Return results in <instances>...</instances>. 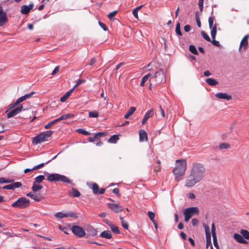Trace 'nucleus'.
Wrapping results in <instances>:
<instances>
[{
    "label": "nucleus",
    "mask_w": 249,
    "mask_h": 249,
    "mask_svg": "<svg viewBox=\"0 0 249 249\" xmlns=\"http://www.w3.org/2000/svg\"><path fill=\"white\" fill-rule=\"evenodd\" d=\"M206 169L200 163H193L190 171V174L185 180V186L191 188L200 182L204 178Z\"/></svg>",
    "instance_id": "1"
},
{
    "label": "nucleus",
    "mask_w": 249,
    "mask_h": 249,
    "mask_svg": "<svg viewBox=\"0 0 249 249\" xmlns=\"http://www.w3.org/2000/svg\"><path fill=\"white\" fill-rule=\"evenodd\" d=\"M176 163L173 173L175 176V180L178 182L182 179L185 174L187 162L185 160H176Z\"/></svg>",
    "instance_id": "2"
},
{
    "label": "nucleus",
    "mask_w": 249,
    "mask_h": 249,
    "mask_svg": "<svg viewBox=\"0 0 249 249\" xmlns=\"http://www.w3.org/2000/svg\"><path fill=\"white\" fill-rule=\"evenodd\" d=\"M53 134L52 131H46L33 138V143L37 144L47 141Z\"/></svg>",
    "instance_id": "3"
},
{
    "label": "nucleus",
    "mask_w": 249,
    "mask_h": 249,
    "mask_svg": "<svg viewBox=\"0 0 249 249\" xmlns=\"http://www.w3.org/2000/svg\"><path fill=\"white\" fill-rule=\"evenodd\" d=\"M47 178L50 182L62 181L67 183H71V180L66 176L56 173L49 175Z\"/></svg>",
    "instance_id": "4"
},
{
    "label": "nucleus",
    "mask_w": 249,
    "mask_h": 249,
    "mask_svg": "<svg viewBox=\"0 0 249 249\" xmlns=\"http://www.w3.org/2000/svg\"><path fill=\"white\" fill-rule=\"evenodd\" d=\"M30 204L29 199L24 197L18 198L17 201H15L11 204V206L13 208H18L20 209H24L28 207Z\"/></svg>",
    "instance_id": "5"
},
{
    "label": "nucleus",
    "mask_w": 249,
    "mask_h": 249,
    "mask_svg": "<svg viewBox=\"0 0 249 249\" xmlns=\"http://www.w3.org/2000/svg\"><path fill=\"white\" fill-rule=\"evenodd\" d=\"M164 77V73L162 69H160L157 71L154 76H152L149 80V82H152L154 84L158 85L161 83Z\"/></svg>",
    "instance_id": "6"
},
{
    "label": "nucleus",
    "mask_w": 249,
    "mask_h": 249,
    "mask_svg": "<svg viewBox=\"0 0 249 249\" xmlns=\"http://www.w3.org/2000/svg\"><path fill=\"white\" fill-rule=\"evenodd\" d=\"M199 210L197 207H190L184 210V220L188 222L196 213H198Z\"/></svg>",
    "instance_id": "7"
},
{
    "label": "nucleus",
    "mask_w": 249,
    "mask_h": 249,
    "mask_svg": "<svg viewBox=\"0 0 249 249\" xmlns=\"http://www.w3.org/2000/svg\"><path fill=\"white\" fill-rule=\"evenodd\" d=\"M73 233L79 237H82L86 235L84 229L79 226H73L71 228Z\"/></svg>",
    "instance_id": "8"
},
{
    "label": "nucleus",
    "mask_w": 249,
    "mask_h": 249,
    "mask_svg": "<svg viewBox=\"0 0 249 249\" xmlns=\"http://www.w3.org/2000/svg\"><path fill=\"white\" fill-rule=\"evenodd\" d=\"M107 205L110 210L116 213L121 212L124 210V208L119 204L108 203Z\"/></svg>",
    "instance_id": "9"
},
{
    "label": "nucleus",
    "mask_w": 249,
    "mask_h": 249,
    "mask_svg": "<svg viewBox=\"0 0 249 249\" xmlns=\"http://www.w3.org/2000/svg\"><path fill=\"white\" fill-rule=\"evenodd\" d=\"M249 37V35H247L244 36V37L241 40L240 46H239V50L245 51L248 48V39Z\"/></svg>",
    "instance_id": "10"
},
{
    "label": "nucleus",
    "mask_w": 249,
    "mask_h": 249,
    "mask_svg": "<svg viewBox=\"0 0 249 249\" xmlns=\"http://www.w3.org/2000/svg\"><path fill=\"white\" fill-rule=\"evenodd\" d=\"M54 216L58 218H63L64 217H71L76 218V214L72 212H68L67 213H63L62 212H58L55 214Z\"/></svg>",
    "instance_id": "11"
},
{
    "label": "nucleus",
    "mask_w": 249,
    "mask_h": 249,
    "mask_svg": "<svg viewBox=\"0 0 249 249\" xmlns=\"http://www.w3.org/2000/svg\"><path fill=\"white\" fill-rule=\"evenodd\" d=\"M23 107L21 105H19L16 108L11 110L7 114V117L8 118L13 117L19 112H20L22 109Z\"/></svg>",
    "instance_id": "12"
},
{
    "label": "nucleus",
    "mask_w": 249,
    "mask_h": 249,
    "mask_svg": "<svg viewBox=\"0 0 249 249\" xmlns=\"http://www.w3.org/2000/svg\"><path fill=\"white\" fill-rule=\"evenodd\" d=\"M33 7V4H30L29 5H22L21 6L20 13L24 15L28 14Z\"/></svg>",
    "instance_id": "13"
},
{
    "label": "nucleus",
    "mask_w": 249,
    "mask_h": 249,
    "mask_svg": "<svg viewBox=\"0 0 249 249\" xmlns=\"http://www.w3.org/2000/svg\"><path fill=\"white\" fill-rule=\"evenodd\" d=\"M21 186V183L20 182H13L10 184H8L3 186L2 189L8 190H14L17 188L20 187Z\"/></svg>",
    "instance_id": "14"
},
{
    "label": "nucleus",
    "mask_w": 249,
    "mask_h": 249,
    "mask_svg": "<svg viewBox=\"0 0 249 249\" xmlns=\"http://www.w3.org/2000/svg\"><path fill=\"white\" fill-rule=\"evenodd\" d=\"M216 30L215 29V27H214L213 30H211V35L212 36V38L213 39V40L212 41V43L217 47H218L220 46V43L218 41L215 40V36L216 35Z\"/></svg>",
    "instance_id": "15"
},
{
    "label": "nucleus",
    "mask_w": 249,
    "mask_h": 249,
    "mask_svg": "<svg viewBox=\"0 0 249 249\" xmlns=\"http://www.w3.org/2000/svg\"><path fill=\"white\" fill-rule=\"evenodd\" d=\"M106 135L105 132H98L94 134L93 137H89L88 140L89 142H93L96 141V140H99L100 137H104Z\"/></svg>",
    "instance_id": "16"
},
{
    "label": "nucleus",
    "mask_w": 249,
    "mask_h": 249,
    "mask_svg": "<svg viewBox=\"0 0 249 249\" xmlns=\"http://www.w3.org/2000/svg\"><path fill=\"white\" fill-rule=\"evenodd\" d=\"M215 97L221 99H226L228 101L231 99V96L226 93L218 92L215 94Z\"/></svg>",
    "instance_id": "17"
},
{
    "label": "nucleus",
    "mask_w": 249,
    "mask_h": 249,
    "mask_svg": "<svg viewBox=\"0 0 249 249\" xmlns=\"http://www.w3.org/2000/svg\"><path fill=\"white\" fill-rule=\"evenodd\" d=\"M234 239L238 242L242 244H248V241L245 240L241 234L238 233H234L233 235Z\"/></svg>",
    "instance_id": "18"
},
{
    "label": "nucleus",
    "mask_w": 249,
    "mask_h": 249,
    "mask_svg": "<svg viewBox=\"0 0 249 249\" xmlns=\"http://www.w3.org/2000/svg\"><path fill=\"white\" fill-rule=\"evenodd\" d=\"M87 237L91 236H95L98 234V231L97 229L93 228V227H89L87 230Z\"/></svg>",
    "instance_id": "19"
},
{
    "label": "nucleus",
    "mask_w": 249,
    "mask_h": 249,
    "mask_svg": "<svg viewBox=\"0 0 249 249\" xmlns=\"http://www.w3.org/2000/svg\"><path fill=\"white\" fill-rule=\"evenodd\" d=\"M154 113H153V110L152 109L148 110V111H147L145 115H144V116L143 118V119L142 120V124H145L147 120L153 116Z\"/></svg>",
    "instance_id": "20"
},
{
    "label": "nucleus",
    "mask_w": 249,
    "mask_h": 249,
    "mask_svg": "<svg viewBox=\"0 0 249 249\" xmlns=\"http://www.w3.org/2000/svg\"><path fill=\"white\" fill-rule=\"evenodd\" d=\"M26 196H27L31 197V198L34 199L35 201H37V202L40 201L42 198V197L40 195H37L36 194H34L32 192H30V193H28L26 195Z\"/></svg>",
    "instance_id": "21"
},
{
    "label": "nucleus",
    "mask_w": 249,
    "mask_h": 249,
    "mask_svg": "<svg viewBox=\"0 0 249 249\" xmlns=\"http://www.w3.org/2000/svg\"><path fill=\"white\" fill-rule=\"evenodd\" d=\"M139 140L140 142L146 141L147 140V134L144 130L139 131Z\"/></svg>",
    "instance_id": "22"
},
{
    "label": "nucleus",
    "mask_w": 249,
    "mask_h": 249,
    "mask_svg": "<svg viewBox=\"0 0 249 249\" xmlns=\"http://www.w3.org/2000/svg\"><path fill=\"white\" fill-rule=\"evenodd\" d=\"M74 90V88L71 89L70 90L67 91L63 96H62L60 98V101L61 102H65L69 97L71 95V94L72 93V92Z\"/></svg>",
    "instance_id": "23"
},
{
    "label": "nucleus",
    "mask_w": 249,
    "mask_h": 249,
    "mask_svg": "<svg viewBox=\"0 0 249 249\" xmlns=\"http://www.w3.org/2000/svg\"><path fill=\"white\" fill-rule=\"evenodd\" d=\"M74 117V114L71 113L66 114L62 115L60 117L56 119L57 121V123L61 121L64 120L66 119H68L71 118H73Z\"/></svg>",
    "instance_id": "24"
},
{
    "label": "nucleus",
    "mask_w": 249,
    "mask_h": 249,
    "mask_svg": "<svg viewBox=\"0 0 249 249\" xmlns=\"http://www.w3.org/2000/svg\"><path fill=\"white\" fill-rule=\"evenodd\" d=\"M8 20L5 12L0 15V27L3 26Z\"/></svg>",
    "instance_id": "25"
},
{
    "label": "nucleus",
    "mask_w": 249,
    "mask_h": 249,
    "mask_svg": "<svg viewBox=\"0 0 249 249\" xmlns=\"http://www.w3.org/2000/svg\"><path fill=\"white\" fill-rule=\"evenodd\" d=\"M100 236L103 238H105L106 239H111L112 238V234H111V232L107 230V231H103L100 234Z\"/></svg>",
    "instance_id": "26"
},
{
    "label": "nucleus",
    "mask_w": 249,
    "mask_h": 249,
    "mask_svg": "<svg viewBox=\"0 0 249 249\" xmlns=\"http://www.w3.org/2000/svg\"><path fill=\"white\" fill-rule=\"evenodd\" d=\"M45 165V163H40L36 166H35L32 169H29V168H27V169H25L24 171V172L25 173H27L29 172H31V171H32L33 170H37V169H40L42 167H43Z\"/></svg>",
    "instance_id": "27"
},
{
    "label": "nucleus",
    "mask_w": 249,
    "mask_h": 249,
    "mask_svg": "<svg viewBox=\"0 0 249 249\" xmlns=\"http://www.w3.org/2000/svg\"><path fill=\"white\" fill-rule=\"evenodd\" d=\"M136 107H131L127 113L124 115V117L125 119H128L130 116H131L134 112L136 111Z\"/></svg>",
    "instance_id": "28"
},
{
    "label": "nucleus",
    "mask_w": 249,
    "mask_h": 249,
    "mask_svg": "<svg viewBox=\"0 0 249 249\" xmlns=\"http://www.w3.org/2000/svg\"><path fill=\"white\" fill-rule=\"evenodd\" d=\"M214 20V17L213 16L209 17L208 19L209 28L211 29V30H213V29L214 27H215V29L216 30V25L215 24L213 25Z\"/></svg>",
    "instance_id": "29"
},
{
    "label": "nucleus",
    "mask_w": 249,
    "mask_h": 249,
    "mask_svg": "<svg viewBox=\"0 0 249 249\" xmlns=\"http://www.w3.org/2000/svg\"><path fill=\"white\" fill-rule=\"evenodd\" d=\"M90 189H92L93 194H98V191L99 190V188L98 185L96 183H93L91 186L90 187Z\"/></svg>",
    "instance_id": "30"
},
{
    "label": "nucleus",
    "mask_w": 249,
    "mask_h": 249,
    "mask_svg": "<svg viewBox=\"0 0 249 249\" xmlns=\"http://www.w3.org/2000/svg\"><path fill=\"white\" fill-rule=\"evenodd\" d=\"M69 195L73 197H79L80 196V193L77 189L72 188L69 192Z\"/></svg>",
    "instance_id": "31"
},
{
    "label": "nucleus",
    "mask_w": 249,
    "mask_h": 249,
    "mask_svg": "<svg viewBox=\"0 0 249 249\" xmlns=\"http://www.w3.org/2000/svg\"><path fill=\"white\" fill-rule=\"evenodd\" d=\"M43 188V186L41 185L38 184L36 182H33V184L32 187V190L34 192H37L41 190Z\"/></svg>",
    "instance_id": "32"
},
{
    "label": "nucleus",
    "mask_w": 249,
    "mask_h": 249,
    "mask_svg": "<svg viewBox=\"0 0 249 249\" xmlns=\"http://www.w3.org/2000/svg\"><path fill=\"white\" fill-rule=\"evenodd\" d=\"M206 83L210 86H215L218 84V82L214 79L213 78H207L206 80Z\"/></svg>",
    "instance_id": "33"
},
{
    "label": "nucleus",
    "mask_w": 249,
    "mask_h": 249,
    "mask_svg": "<svg viewBox=\"0 0 249 249\" xmlns=\"http://www.w3.org/2000/svg\"><path fill=\"white\" fill-rule=\"evenodd\" d=\"M240 234L244 237L246 239L249 240V232L246 230H241Z\"/></svg>",
    "instance_id": "34"
},
{
    "label": "nucleus",
    "mask_w": 249,
    "mask_h": 249,
    "mask_svg": "<svg viewBox=\"0 0 249 249\" xmlns=\"http://www.w3.org/2000/svg\"><path fill=\"white\" fill-rule=\"evenodd\" d=\"M118 140V136L117 135H113L109 139L108 142L110 143H116Z\"/></svg>",
    "instance_id": "35"
},
{
    "label": "nucleus",
    "mask_w": 249,
    "mask_h": 249,
    "mask_svg": "<svg viewBox=\"0 0 249 249\" xmlns=\"http://www.w3.org/2000/svg\"><path fill=\"white\" fill-rule=\"evenodd\" d=\"M110 228L111 229L112 231L113 232H114V233H116V234H119L120 233V231H119V228L113 225V224L111 225H110Z\"/></svg>",
    "instance_id": "36"
},
{
    "label": "nucleus",
    "mask_w": 249,
    "mask_h": 249,
    "mask_svg": "<svg viewBox=\"0 0 249 249\" xmlns=\"http://www.w3.org/2000/svg\"><path fill=\"white\" fill-rule=\"evenodd\" d=\"M230 147V144L228 143H221L219 145V149H227Z\"/></svg>",
    "instance_id": "37"
},
{
    "label": "nucleus",
    "mask_w": 249,
    "mask_h": 249,
    "mask_svg": "<svg viewBox=\"0 0 249 249\" xmlns=\"http://www.w3.org/2000/svg\"><path fill=\"white\" fill-rule=\"evenodd\" d=\"M189 51L194 54L198 55V54L196 48L193 45H191L189 46Z\"/></svg>",
    "instance_id": "38"
},
{
    "label": "nucleus",
    "mask_w": 249,
    "mask_h": 249,
    "mask_svg": "<svg viewBox=\"0 0 249 249\" xmlns=\"http://www.w3.org/2000/svg\"><path fill=\"white\" fill-rule=\"evenodd\" d=\"M150 75H151V74L148 73L142 77L141 82V84H140L141 86H143L144 85V83L148 80V78L149 77V76Z\"/></svg>",
    "instance_id": "39"
},
{
    "label": "nucleus",
    "mask_w": 249,
    "mask_h": 249,
    "mask_svg": "<svg viewBox=\"0 0 249 249\" xmlns=\"http://www.w3.org/2000/svg\"><path fill=\"white\" fill-rule=\"evenodd\" d=\"M45 179V177L43 175H39L36 178L35 181L34 182L37 183H41Z\"/></svg>",
    "instance_id": "40"
},
{
    "label": "nucleus",
    "mask_w": 249,
    "mask_h": 249,
    "mask_svg": "<svg viewBox=\"0 0 249 249\" xmlns=\"http://www.w3.org/2000/svg\"><path fill=\"white\" fill-rule=\"evenodd\" d=\"M89 116L90 118H96L98 116V113L97 111H90L89 113Z\"/></svg>",
    "instance_id": "41"
},
{
    "label": "nucleus",
    "mask_w": 249,
    "mask_h": 249,
    "mask_svg": "<svg viewBox=\"0 0 249 249\" xmlns=\"http://www.w3.org/2000/svg\"><path fill=\"white\" fill-rule=\"evenodd\" d=\"M201 35L203 36V37L207 41L211 42V40L209 36L205 33V31H202L201 32Z\"/></svg>",
    "instance_id": "42"
},
{
    "label": "nucleus",
    "mask_w": 249,
    "mask_h": 249,
    "mask_svg": "<svg viewBox=\"0 0 249 249\" xmlns=\"http://www.w3.org/2000/svg\"><path fill=\"white\" fill-rule=\"evenodd\" d=\"M56 123H57V121L55 119V120L48 123L47 124H46L45 125L44 127L45 129H49V128H51L52 126V125Z\"/></svg>",
    "instance_id": "43"
},
{
    "label": "nucleus",
    "mask_w": 249,
    "mask_h": 249,
    "mask_svg": "<svg viewBox=\"0 0 249 249\" xmlns=\"http://www.w3.org/2000/svg\"><path fill=\"white\" fill-rule=\"evenodd\" d=\"M206 237H211L210 228L207 225H204Z\"/></svg>",
    "instance_id": "44"
},
{
    "label": "nucleus",
    "mask_w": 249,
    "mask_h": 249,
    "mask_svg": "<svg viewBox=\"0 0 249 249\" xmlns=\"http://www.w3.org/2000/svg\"><path fill=\"white\" fill-rule=\"evenodd\" d=\"M176 32L177 35H178L180 36H181L182 35V33L180 31V26L179 23H177V24L176 25Z\"/></svg>",
    "instance_id": "45"
},
{
    "label": "nucleus",
    "mask_w": 249,
    "mask_h": 249,
    "mask_svg": "<svg viewBox=\"0 0 249 249\" xmlns=\"http://www.w3.org/2000/svg\"><path fill=\"white\" fill-rule=\"evenodd\" d=\"M148 216L149 218V219H150V220L152 222H154V221H155V219H154V218H155V213L152 212H148Z\"/></svg>",
    "instance_id": "46"
},
{
    "label": "nucleus",
    "mask_w": 249,
    "mask_h": 249,
    "mask_svg": "<svg viewBox=\"0 0 249 249\" xmlns=\"http://www.w3.org/2000/svg\"><path fill=\"white\" fill-rule=\"evenodd\" d=\"M77 131L78 133H79L80 134H84L85 135H89L90 134L89 132H88L83 129H82V128H79V129H77Z\"/></svg>",
    "instance_id": "47"
},
{
    "label": "nucleus",
    "mask_w": 249,
    "mask_h": 249,
    "mask_svg": "<svg viewBox=\"0 0 249 249\" xmlns=\"http://www.w3.org/2000/svg\"><path fill=\"white\" fill-rule=\"evenodd\" d=\"M120 219L121 220V224L123 227L125 229L127 230L128 229V225L127 223L124 220V218L123 217H120Z\"/></svg>",
    "instance_id": "48"
},
{
    "label": "nucleus",
    "mask_w": 249,
    "mask_h": 249,
    "mask_svg": "<svg viewBox=\"0 0 249 249\" xmlns=\"http://www.w3.org/2000/svg\"><path fill=\"white\" fill-rule=\"evenodd\" d=\"M212 236H213V242L214 246L217 249H219V248L218 244V243L217 241L216 235H212Z\"/></svg>",
    "instance_id": "49"
},
{
    "label": "nucleus",
    "mask_w": 249,
    "mask_h": 249,
    "mask_svg": "<svg viewBox=\"0 0 249 249\" xmlns=\"http://www.w3.org/2000/svg\"><path fill=\"white\" fill-rule=\"evenodd\" d=\"M204 0H198V6L200 12L203 11Z\"/></svg>",
    "instance_id": "50"
},
{
    "label": "nucleus",
    "mask_w": 249,
    "mask_h": 249,
    "mask_svg": "<svg viewBox=\"0 0 249 249\" xmlns=\"http://www.w3.org/2000/svg\"><path fill=\"white\" fill-rule=\"evenodd\" d=\"M85 82H86V80H84V79H79V80H78L77 81L76 84H75V85L74 86V87L73 88H74V89L78 86H79L80 85L82 84L83 83H85Z\"/></svg>",
    "instance_id": "51"
},
{
    "label": "nucleus",
    "mask_w": 249,
    "mask_h": 249,
    "mask_svg": "<svg viewBox=\"0 0 249 249\" xmlns=\"http://www.w3.org/2000/svg\"><path fill=\"white\" fill-rule=\"evenodd\" d=\"M206 248H208L209 246H210V247H211L212 243H211V237H206Z\"/></svg>",
    "instance_id": "52"
},
{
    "label": "nucleus",
    "mask_w": 249,
    "mask_h": 249,
    "mask_svg": "<svg viewBox=\"0 0 249 249\" xmlns=\"http://www.w3.org/2000/svg\"><path fill=\"white\" fill-rule=\"evenodd\" d=\"M117 13V11H113L110 12L107 15V17L111 20L112 19V18H113L116 15Z\"/></svg>",
    "instance_id": "53"
},
{
    "label": "nucleus",
    "mask_w": 249,
    "mask_h": 249,
    "mask_svg": "<svg viewBox=\"0 0 249 249\" xmlns=\"http://www.w3.org/2000/svg\"><path fill=\"white\" fill-rule=\"evenodd\" d=\"M196 21L197 25L198 26V27H201V22H200V19L199 18V17L198 16L197 12L196 13Z\"/></svg>",
    "instance_id": "54"
},
{
    "label": "nucleus",
    "mask_w": 249,
    "mask_h": 249,
    "mask_svg": "<svg viewBox=\"0 0 249 249\" xmlns=\"http://www.w3.org/2000/svg\"><path fill=\"white\" fill-rule=\"evenodd\" d=\"M3 234L8 235L10 237H13L15 236V234L12 232L11 231H8L4 232Z\"/></svg>",
    "instance_id": "55"
},
{
    "label": "nucleus",
    "mask_w": 249,
    "mask_h": 249,
    "mask_svg": "<svg viewBox=\"0 0 249 249\" xmlns=\"http://www.w3.org/2000/svg\"><path fill=\"white\" fill-rule=\"evenodd\" d=\"M35 93V92L32 91L29 94L24 95V97L25 98V99L26 100L27 99H28V98L31 97Z\"/></svg>",
    "instance_id": "56"
},
{
    "label": "nucleus",
    "mask_w": 249,
    "mask_h": 249,
    "mask_svg": "<svg viewBox=\"0 0 249 249\" xmlns=\"http://www.w3.org/2000/svg\"><path fill=\"white\" fill-rule=\"evenodd\" d=\"M99 24L101 26V27L104 30V31H107V27L106 25L102 22L101 21L99 22Z\"/></svg>",
    "instance_id": "57"
},
{
    "label": "nucleus",
    "mask_w": 249,
    "mask_h": 249,
    "mask_svg": "<svg viewBox=\"0 0 249 249\" xmlns=\"http://www.w3.org/2000/svg\"><path fill=\"white\" fill-rule=\"evenodd\" d=\"M192 223L193 226H196L198 223V220L196 218H193L192 220Z\"/></svg>",
    "instance_id": "58"
},
{
    "label": "nucleus",
    "mask_w": 249,
    "mask_h": 249,
    "mask_svg": "<svg viewBox=\"0 0 249 249\" xmlns=\"http://www.w3.org/2000/svg\"><path fill=\"white\" fill-rule=\"evenodd\" d=\"M212 235H216L215 228L214 223L212 225Z\"/></svg>",
    "instance_id": "59"
},
{
    "label": "nucleus",
    "mask_w": 249,
    "mask_h": 249,
    "mask_svg": "<svg viewBox=\"0 0 249 249\" xmlns=\"http://www.w3.org/2000/svg\"><path fill=\"white\" fill-rule=\"evenodd\" d=\"M113 193L117 195L118 196H121V194L119 193V190L118 188H115L112 191Z\"/></svg>",
    "instance_id": "60"
},
{
    "label": "nucleus",
    "mask_w": 249,
    "mask_h": 249,
    "mask_svg": "<svg viewBox=\"0 0 249 249\" xmlns=\"http://www.w3.org/2000/svg\"><path fill=\"white\" fill-rule=\"evenodd\" d=\"M160 115L162 117H165V113L163 108L161 107V106H160Z\"/></svg>",
    "instance_id": "61"
},
{
    "label": "nucleus",
    "mask_w": 249,
    "mask_h": 249,
    "mask_svg": "<svg viewBox=\"0 0 249 249\" xmlns=\"http://www.w3.org/2000/svg\"><path fill=\"white\" fill-rule=\"evenodd\" d=\"M59 66H56L54 70L53 71L52 74L55 75L56 73H57L59 71Z\"/></svg>",
    "instance_id": "62"
},
{
    "label": "nucleus",
    "mask_w": 249,
    "mask_h": 249,
    "mask_svg": "<svg viewBox=\"0 0 249 249\" xmlns=\"http://www.w3.org/2000/svg\"><path fill=\"white\" fill-rule=\"evenodd\" d=\"M138 12V11H136V10H135V9H133V12H132L133 16L137 19L139 18Z\"/></svg>",
    "instance_id": "63"
},
{
    "label": "nucleus",
    "mask_w": 249,
    "mask_h": 249,
    "mask_svg": "<svg viewBox=\"0 0 249 249\" xmlns=\"http://www.w3.org/2000/svg\"><path fill=\"white\" fill-rule=\"evenodd\" d=\"M191 27L189 25H186L184 27V30L186 32H188L190 31Z\"/></svg>",
    "instance_id": "64"
}]
</instances>
